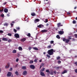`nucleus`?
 <instances>
[{"instance_id":"nucleus-26","label":"nucleus","mask_w":77,"mask_h":77,"mask_svg":"<svg viewBox=\"0 0 77 77\" xmlns=\"http://www.w3.org/2000/svg\"><path fill=\"white\" fill-rule=\"evenodd\" d=\"M33 63V61L31 60L29 62V63L30 64H32Z\"/></svg>"},{"instance_id":"nucleus-46","label":"nucleus","mask_w":77,"mask_h":77,"mask_svg":"<svg viewBox=\"0 0 77 77\" xmlns=\"http://www.w3.org/2000/svg\"><path fill=\"white\" fill-rule=\"evenodd\" d=\"M17 66H18V64H16L14 66V68H17Z\"/></svg>"},{"instance_id":"nucleus-21","label":"nucleus","mask_w":77,"mask_h":77,"mask_svg":"<svg viewBox=\"0 0 77 77\" xmlns=\"http://www.w3.org/2000/svg\"><path fill=\"white\" fill-rule=\"evenodd\" d=\"M13 53H17V50H14L12 51Z\"/></svg>"},{"instance_id":"nucleus-20","label":"nucleus","mask_w":77,"mask_h":77,"mask_svg":"<svg viewBox=\"0 0 77 77\" xmlns=\"http://www.w3.org/2000/svg\"><path fill=\"white\" fill-rule=\"evenodd\" d=\"M45 68H43L42 69L40 70V72H42L43 71H45Z\"/></svg>"},{"instance_id":"nucleus-45","label":"nucleus","mask_w":77,"mask_h":77,"mask_svg":"<svg viewBox=\"0 0 77 77\" xmlns=\"http://www.w3.org/2000/svg\"><path fill=\"white\" fill-rule=\"evenodd\" d=\"M29 50H31V49H32V47H29Z\"/></svg>"},{"instance_id":"nucleus-5","label":"nucleus","mask_w":77,"mask_h":77,"mask_svg":"<svg viewBox=\"0 0 77 77\" xmlns=\"http://www.w3.org/2000/svg\"><path fill=\"white\" fill-rule=\"evenodd\" d=\"M64 33V31H60L58 32V34L60 35H63Z\"/></svg>"},{"instance_id":"nucleus-39","label":"nucleus","mask_w":77,"mask_h":77,"mask_svg":"<svg viewBox=\"0 0 77 77\" xmlns=\"http://www.w3.org/2000/svg\"><path fill=\"white\" fill-rule=\"evenodd\" d=\"M54 73L55 74H56L57 72H56V71L55 70L54 71Z\"/></svg>"},{"instance_id":"nucleus-16","label":"nucleus","mask_w":77,"mask_h":77,"mask_svg":"<svg viewBox=\"0 0 77 77\" xmlns=\"http://www.w3.org/2000/svg\"><path fill=\"white\" fill-rule=\"evenodd\" d=\"M32 48L33 50H36L37 51L39 50V49L36 47H33Z\"/></svg>"},{"instance_id":"nucleus-13","label":"nucleus","mask_w":77,"mask_h":77,"mask_svg":"<svg viewBox=\"0 0 77 77\" xmlns=\"http://www.w3.org/2000/svg\"><path fill=\"white\" fill-rule=\"evenodd\" d=\"M39 28H41V27H44V25H42V24H40L38 26H37Z\"/></svg>"},{"instance_id":"nucleus-37","label":"nucleus","mask_w":77,"mask_h":77,"mask_svg":"<svg viewBox=\"0 0 77 77\" xmlns=\"http://www.w3.org/2000/svg\"><path fill=\"white\" fill-rule=\"evenodd\" d=\"M14 32H15V33H17V30L15 29H14Z\"/></svg>"},{"instance_id":"nucleus-58","label":"nucleus","mask_w":77,"mask_h":77,"mask_svg":"<svg viewBox=\"0 0 77 77\" xmlns=\"http://www.w3.org/2000/svg\"><path fill=\"white\" fill-rule=\"evenodd\" d=\"M11 27L14 26V24L13 23H11Z\"/></svg>"},{"instance_id":"nucleus-60","label":"nucleus","mask_w":77,"mask_h":77,"mask_svg":"<svg viewBox=\"0 0 77 77\" xmlns=\"http://www.w3.org/2000/svg\"><path fill=\"white\" fill-rule=\"evenodd\" d=\"M71 14V13L69 12H68V15H70Z\"/></svg>"},{"instance_id":"nucleus-34","label":"nucleus","mask_w":77,"mask_h":77,"mask_svg":"<svg viewBox=\"0 0 77 77\" xmlns=\"http://www.w3.org/2000/svg\"><path fill=\"white\" fill-rule=\"evenodd\" d=\"M60 58V57L59 56H58L57 57V60H59V59Z\"/></svg>"},{"instance_id":"nucleus-47","label":"nucleus","mask_w":77,"mask_h":77,"mask_svg":"<svg viewBox=\"0 0 77 77\" xmlns=\"http://www.w3.org/2000/svg\"><path fill=\"white\" fill-rule=\"evenodd\" d=\"M47 22H48V19H46V21L45 22V23H47Z\"/></svg>"},{"instance_id":"nucleus-53","label":"nucleus","mask_w":77,"mask_h":77,"mask_svg":"<svg viewBox=\"0 0 77 77\" xmlns=\"http://www.w3.org/2000/svg\"><path fill=\"white\" fill-rule=\"evenodd\" d=\"M3 11V8H2V10H0V12H2Z\"/></svg>"},{"instance_id":"nucleus-3","label":"nucleus","mask_w":77,"mask_h":77,"mask_svg":"<svg viewBox=\"0 0 77 77\" xmlns=\"http://www.w3.org/2000/svg\"><path fill=\"white\" fill-rule=\"evenodd\" d=\"M57 27H60L61 26H63V25L61 24V23H57Z\"/></svg>"},{"instance_id":"nucleus-6","label":"nucleus","mask_w":77,"mask_h":77,"mask_svg":"<svg viewBox=\"0 0 77 77\" xmlns=\"http://www.w3.org/2000/svg\"><path fill=\"white\" fill-rule=\"evenodd\" d=\"M11 75L12 73L11 72H8L7 74V77H11Z\"/></svg>"},{"instance_id":"nucleus-22","label":"nucleus","mask_w":77,"mask_h":77,"mask_svg":"<svg viewBox=\"0 0 77 77\" xmlns=\"http://www.w3.org/2000/svg\"><path fill=\"white\" fill-rule=\"evenodd\" d=\"M22 69H26V66H23L22 67Z\"/></svg>"},{"instance_id":"nucleus-11","label":"nucleus","mask_w":77,"mask_h":77,"mask_svg":"<svg viewBox=\"0 0 77 77\" xmlns=\"http://www.w3.org/2000/svg\"><path fill=\"white\" fill-rule=\"evenodd\" d=\"M27 71H24L23 72V74L24 75H27Z\"/></svg>"},{"instance_id":"nucleus-64","label":"nucleus","mask_w":77,"mask_h":77,"mask_svg":"<svg viewBox=\"0 0 77 77\" xmlns=\"http://www.w3.org/2000/svg\"><path fill=\"white\" fill-rule=\"evenodd\" d=\"M75 58H76V57H77V55H75Z\"/></svg>"},{"instance_id":"nucleus-57","label":"nucleus","mask_w":77,"mask_h":77,"mask_svg":"<svg viewBox=\"0 0 77 77\" xmlns=\"http://www.w3.org/2000/svg\"><path fill=\"white\" fill-rule=\"evenodd\" d=\"M56 69H59V67H57L56 68Z\"/></svg>"},{"instance_id":"nucleus-25","label":"nucleus","mask_w":77,"mask_h":77,"mask_svg":"<svg viewBox=\"0 0 77 77\" xmlns=\"http://www.w3.org/2000/svg\"><path fill=\"white\" fill-rule=\"evenodd\" d=\"M46 72H48L49 74L50 73V72L49 71V70L47 69L46 70Z\"/></svg>"},{"instance_id":"nucleus-54","label":"nucleus","mask_w":77,"mask_h":77,"mask_svg":"<svg viewBox=\"0 0 77 77\" xmlns=\"http://www.w3.org/2000/svg\"><path fill=\"white\" fill-rule=\"evenodd\" d=\"M69 39H71V37H68Z\"/></svg>"},{"instance_id":"nucleus-36","label":"nucleus","mask_w":77,"mask_h":77,"mask_svg":"<svg viewBox=\"0 0 77 77\" xmlns=\"http://www.w3.org/2000/svg\"><path fill=\"white\" fill-rule=\"evenodd\" d=\"M8 36H12V34L10 33H8Z\"/></svg>"},{"instance_id":"nucleus-48","label":"nucleus","mask_w":77,"mask_h":77,"mask_svg":"<svg viewBox=\"0 0 77 77\" xmlns=\"http://www.w3.org/2000/svg\"><path fill=\"white\" fill-rule=\"evenodd\" d=\"M1 17H4V14H1Z\"/></svg>"},{"instance_id":"nucleus-9","label":"nucleus","mask_w":77,"mask_h":77,"mask_svg":"<svg viewBox=\"0 0 77 77\" xmlns=\"http://www.w3.org/2000/svg\"><path fill=\"white\" fill-rule=\"evenodd\" d=\"M40 75L43 77H45V74H44V73L42 72H40Z\"/></svg>"},{"instance_id":"nucleus-19","label":"nucleus","mask_w":77,"mask_h":77,"mask_svg":"<svg viewBox=\"0 0 77 77\" xmlns=\"http://www.w3.org/2000/svg\"><path fill=\"white\" fill-rule=\"evenodd\" d=\"M18 49L20 51H22V50H23V48H22V47L20 46L19 47Z\"/></svg>"},{"instance_id":"nucleus-12","label":"nucleus","mask_w":77,"mask_h":77,"mask_svg":"<svg viewBox=\"0 0 77 77\" xmlns=\"http://www.w3.org/2000/svg\"><path fill=\"white\" fill-rule=\"evenodd\" d=\"M2 41H8V39L7 38H2Z\"/></svg>"},{"instance_id":"nucleus-7","label":"nucleus","mask_w":77,"mask_h":77,"mask_svg":"<svg viewBox=\"0 0 77 77\" xmlns=\"http://www.w3.org/2000/svg\"><path fill=\"white\" fill-rule=\"evenodd\" d=\"M9 66H10V64H9V63H8L7 65L5 66V68L6 69H8L9 68Z\"/></svg>"},{"instance_id":"nucleus-63","label":"nucleus","mask_w":77,"mask_h":77,"mask_svg":"<svg viewBox=\"0 0 77 77\" xmlns=\"http://www.w3.org/2000/svg\"><path fill=\"white\" fill-rule=\"evenodd\" d=\"M48 25H49V24H48V23H47L46 24V26H48Z\"/></svg>"},{"instance_id":"nucleus-62","label":"nucleus","mask_w":77,"mask_h":77,"mask_svg":"<svg viewBox=\"0 0 77 77\" xmlns=\"http://www.w3.org/2000/svg\"><path fill=\"white\" fill-rule=\"evenodd\" d=\"M39 61V62H42V60H40Z\"/></svg>"},{"instance_id":"nucleus-29","label":"nucleus","mask_w":77,"mask_h":77,"mask_svg":"<svg viewBox=\"0 0 77 77\" xmlns=\"http://www.w3.org/2000/svg\"><path fill=\"white\" fill-rule=\"evenodd\" d=\"M27 35V36H28L29 37H30V36H31V35L30 34V33H28Z\"/></svg>"},{"instance_id":"nucleus-31","label":"nucleus","mask_w":77,"mask_h":77,"mask_svg":"<svg viewBox=\"0 0 77 77\" xmlns=\"http://www.w3.org/2000/svg\"><path fill=\"white\" fill-rule=\"evenodd\" d=\"M51 44H54V41H51L50 42Z\"/></svg>"},{"instance_id":"nucleus-27","label":"nucleus","mask_w":77,"mask_h":77,"mask_svg":"<svg viewBox=\"0 0 77 77\" xmlns=\"http://www.w3.org/2000/svg\"><path fill=\"white\" fill-rule=\"evenodd\" d=\"M15 74H16L17 75H19V73H18V72L17 71H16L15 72Z\"/></svg>"},{"instance_id":"nucleus-24","label":"nucleus","mask_w":77,"mask_h":77,"mask_svg":"<svg viewBox=\"0 0 77 77\" xmlns=\"http://www.w3.org/2000/svg\"><path fill=\"white\" fill-rule=\"evenodd\" d=\"M56 38H57V39H60V36H59V35H57L56 36Z\"/></svg>"},{"instance_id":"nucleus-2","label":"nucleus","mask_w":77,"mask_h":77,"mask_svg":"<svg viewBox=\"0 0 77 77\" xmlns=\"http://www.w3.org/2000/svg\"><path fill=\"white\" fill-rule=\"evenodd\" d=\"M30 68H31L32 69H34L35 68V66L33 65H31L29 66Z\"/></svg>"},{"instance_id":"nucleus-51","label":"nucleus","mask_w":77,"mask_h":77,"mask_svg":"<svg viewBox=\"0 0 77 77\" xmlns=\"http://www.w3.org/2000/svg\"><path fill=\"white\" fill-rule=\"evenodd\" d=\"M12 67L10 68L9 71H12Z\"/></svg>"},{"instance_id":"nucleus-1","label":"nucleus","mask_w":77,"mask_h":77,"mask_svg":"<svg viewBox=\"0 0 77 77\" xmlns=\"http://www.w3.org/2000/svg\"><path fill=\"white\" fill-rule=\"evenodd\" d=\"M53 49H51L50 50H49L48 51V53L49 55H53Z\"/></svg>"},{"instance_id":"nucleus-17","label":"nucleus","mask_w":77,"mask_h":77,"mask_svg":"<svg viewBox=\"0 0 77 77\" xmlns=\"http://www.w3.org/2000/svg\"><path fill=\"white\" fill-rule=\"evenodd\" d=\"M66 72H67V71L66 70H64L63 72H62L61 74H65V73H66Z\"/></svg>"},{"instance_id":"nucleus-43","label":"nucleus","mask_w":77,"mask_h":77,"mask_svg":"<svg viewBox=\"0 0 77 77\" xmlns=\"http://www.w3.org/2000/svg\"><path fill=\"white\" fill-rule=\"evenodd\" d=\"M47 56L49 58H50V56L48 55H47Z\"/></svg>"},{"instance_id":"nucleus-33","label":"nucleus","mask_w":77,"mask_h":77,"mask_svg":"<svg viewBox=\"0 0 77 77\" xmlns=\"http://www.w3.org/2000/svg\"><path fill=\"white\" fill-rule=\"evenodd\" d=\"M37 60H38V59H35L34 60V62H35V63H37Z\"/></svg>"},{"instance_id":"nucleus-10","label":"nucleus","mask_w":77,"mask_h":77,"mask_svg":"<svg viewBox=\"0 0 77 77\" xmlns=\"http://www.w3.org/2000/svg\"><path fill=\"white\" fill-rule=\"evenodd\" d=\"M48 32V30H47L46 29H44L43 30H42L41 32L42 33H45V32Z\"/></svg>"},{"instance_id":"nucleus-18","label":"nucleus","mask_w":77,"mask_h":77,"mask_svg":"<svg viewBox=\"0 0 77 77\" xmlns=\"http://www.w3.org/2000/svg\"><path fill=\"white\" fill-rule=\"evenodd\" d=\"M4 12H5V13H7V12H8V8H5L4 9Z\"/></svg>"},{"instance_id":"nucleus-50","label":"nucleus","mask_w":77,"mask_h":77,"mask_svg":"<svg viewBox=\"0 0 77 77\" xmlns=\"http://www.w3.org/2000/svg\"><path fill=\"white\" fill-rule=\"evenodd\" d=\"M74 36L75 37V38H77V34H75Z\"/></svg>"},{"instance_id":"nucleus-61","label":"nucleus","mask_w":77,"mask_h":77,"mask_svg":"<svg viewBox=\"0 0 77 77\" xmlns=\"http://www.w3.org/2000/svg\"><path fill=\"white\" fill-rule=\"evenodd\" d=\"M7 17H9L10 15L9 14H7Z\"/></svg>"},{"instance_id":"nucleus-28","label":"nucleus","mask_w":77,"mask_h":77,"mask_svg":"<svg viewBox=\"0 0 77 77\" xmlns=\"http://www.w3.org/2000/svg\"><path fill=\"white\" fill-rule=\"evenodd\" d=\"M48 48H51V45H49L47 47Z\"/></svg>"},{"instance_id":"nucleus-42","label":"nucleus","mask_w":77,"mask_h":77,"mask_svg":"<svg viewBox=\"0 0 77 77\" xmlns=\"http://www.w3.org/2000/svg\"><path fill=\"white\" fill-rule=\"evenodd\" d=\"M3 33V31L2 30H0V33Z\"/></svg>"},{"instance_id":"nucleus-41","label":"nucleus","mask_w":77,"mask_h":77,"mask_svg":"<svg viewBox=\"0 0 77 77\" xmlns=\"http://www.w3.org/2000/svg\"><path fill=\"white\" fill-rule=\"evenodd\" d=\"M51 75H53V72H50Z\"/></svg>"},{"instance_id":"nucleus-55","label":"nucleus","mask_w":77,"mask_h":77,"mask_svg":"<svg viewBox=\"0 0 77 77\" xmlns=\"http://www.w3.org/2000/svg\"><path fill=\"white\" fill-rule=\"evenodd\" d=\"M7 4V3L6 2H5L4 3L3 5H6Z\"/></svg>"},{"instance_id":"nucleus-4","label":"nucleus","mask_w":77,"mask_h":77,"mask_svg":"<svg viewBox=\"0 0 77 77\" xmlns=\"http://www.w3.org/2000/svg\"><path fill=\"white\" fill-rule=\"evenodd\" d=\"M14 36L16 38H20V36L19 35V34H18L16 33L14 35Z\"/></svg>"},{"instance_id":"nucleus-15","label":"nucleus","mask_w":77,"mask_h":77,"mask_svg":"<svg viewBox=\"0 0 77 77\" xmlns=\"http://www.w3.org/2000/svg\"><path fill=\"white\" fill-rule=\"evenodd\" d=\"M26 40V38H23V39H21L20 41L22 42H24V41H25Z\"/></svg>"},{"instance_id":"nucleus-32","label":"nucleus","mask_w":77,"mask_h":77,"mask_svg":"<svg viewBox=\"0 0 77 77\" xmlns=\"http://www.w3.org/2000/svg\"><path fill=\"white\" fill-rule=\"evenodd\" d=\"M73 24H76V21L75 20H73L72 22Z\"/></svg>"},{"instance_id":"nucleus-49","label":"nucleus","mask_w":77,"mask_h":77,"mask_svg":"<svg viewBox=\"0 0 77 77\" xmlns=\"http://www.w3.org/2000/svg\"><path fill=\"white\" fill-rule=\"evenodd\" d=\"M58 63H61V61L60 60H59L58 61Z\"/></svg>"},{"instance_id":"nucleus-14","label":"nucleus","mask_w":77,"mask_h":77,"mask_svg":"<svg viewBox=\"0 0 77 77\" xmlns=\"http://www.w3.org/2000/svg\"><path fill=\"white\" fill-rule=\"evenodd\" d=\"M39 21H40L39 19H35L34 20V23H36V22H39Z\"/></svg>"},{"instance_id":"nucleus-38","label":"nucleus","mask_w":77,"mask_h":77,"mask_svg":"<svg viewBox=\"0 0 77 77\" xmlns=\"http://www.w3.org/2000/svg\"><path fill=\"white\" fill-rule=\"evenodd\" d=\"M16 29L17 30H20V27H16Z\"/></svg>"},{"instance_id":"nucleus-23","label":"nucleus","mask_w":77,"mask_h":77,"mask_svg":"<svg viewBox=\"0 0 77 77\" xmlns=\"http://www.w3.org/2000/svg\"><path fill=\"white\" fill-rule=\"evenodd\" d=\"M31 15H32V16L33 17L36 15V14H35V13H32L31 14Z\"/></svg>"},{"instance_id":"nucleus-40","label":"nucleus","mask_w":77,"mask_h":77,"mask_svg":"<svg viewBox=\"0 0 77 77\" xmlns=\"http://www.w3.org/2000/svg\"><path fill=\"white\" fill-rule=\"evenodd\" d=\"M18 60H19V59L18 58H17L16 60V62H18Z\"/></svg>"},{"instance_id":"nucleus-35","label":"nucleus","mask_w":77,"mask_h":77,"mask_svg":"<svg viewBox=\"0 0 77 77\" xmlns=\"http://www.w3.org/2000/svg\"><path fill=\"white\" fill-rule=\"evenodd\" d=\"M8 42H12V40L11 39H9L8 41Z\"/></svg>"},{"instance_id":"nucleus-59","label":"nucleus","mask_w":77,"mask_h":77,"mask_svg":"<svg viewBox=\"0 0 77 77\" xmlns=\"http://www.w3.org/2000/svg\"><path fill=\"white\" fill-rule=\"evenodd\" d=\"M59 67V69L62 68V66H60Z\"/></svg>"},{"instance_id":"nucleus-56","label":"nucleus","mask_w":77,"mask_h":77,"mask_svg":"<svg viewBox=\"0 0 77 77\" xmlns=\"http://www.w3.org/2000/svg\"><path fill=\"white\" fill-rule=\"evenodd\" d=\"M75 72L76 73H77V69H76L75 70Z\"/></svg>"},{"instance_id":"nucleus-44","label":"nucleus","mask_w":77,"mask_h":77,"mask_svg":"<svg viewBox=\"0 0 77 77\" xmlns=\"http://www.w3.org/2000/svg\"><path fill=\"white\" fill-rule=\"evenodd\" d=\"M44 64L43 63H42L41 64V66H44Z\"/></svg>"},{"instance_id":"nucleus-8","label":"nucleus","mask_w":77,"mask_h":77,"mask_svg":"<svg viewBox=\"0 0 77 77\" xmlns=\"http://www.w3.org/2000/svg\"><path fill=\"white\" fill-rule=\"evenodd\" d=\"M63 41L64 42H65V43H68V39L63 38Z\"/></svg>"},{"instance_id":"nucleus-30","label":"nucleus","mask_w":77,"mask_h":77,"mask_svg":"<svg viewBox=\"0 0 77 77\" xmlns=\"http://www.w3.org/2000/svg\"><path fill=\"white\" fill-rule=\"evenodd\" d=\"M4 26H8V23H5L4 24Z\"/></svg>"},{"instance_id":"nucleus-52","label":"nucleus","mask_w":77,"mask_h":77,"mask_svg":"<svg viewBox=\"0 0 77 77\" xmlns=\"http://www.w3.org/2000/svg\"><path fill=\"white\" fill-rule=\"evenodd\" d=\"M74 64L76 65V66H77V62H76L75 63H74Z\"/></svg>"}]
</instances>
